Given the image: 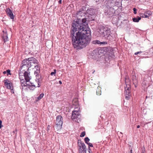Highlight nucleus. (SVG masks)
Wrapping results in <instances>:
<instances>
[{"label": "nucleus", "mask_w": 153, "mask_h": 153, "mask_svg": "<svg viewBox=\"0 0 153 153\" xmlns=\"http://www.w3.org/2000/svg\"><path fill=\"white\" fill-rule=\"evenodd\" d=\"M88 25L86 18H77L72 23L71 31L72 43L74 47L81 49L90 43L91 38L90 31L87 30Z\"/></svg>", "instance_id": "nucleus-1"}, {"label": "nucleus", "mask_w": 153, "mask_h": 153, "mask_svg": "<svg viewBox=\"0 0 153 153\" xmlns=\"http://www.w3.org/2000/svg\"><path fill=\"white\" fill-rule=\"evenodd\" d=\"M38 63V61L33 57L26 59L22 61V65L20 69L22 71H24L26 70L28 71L29 68L32 67H34L37 68H38V65H37Z\"/></svg>", "instance_id": "nucleus-2"}, {"label": "nucleus", "mask_w": 153, "mask_h": 153, "mask_svg": "<svg viewBox=\"0 0 153 153\" xmlns=\"http://www.w3.org/2000/svg\"><path fill=\"white\" fill-rule=\"evenodd\" d=\"M97 36H100L104 37V40H111L112 39L113 37L111 36V29L107 27L101 26L97 29Z\"/></svg>", "instance_id": "nucleus-3"}, {"label": "nucleus", "mask_w": 153, "mask_h": 153, "mask_svg": "<svg viewBox=\"0 0 153 153\" xmlns=\"http://www.w3.org/2000/svg\"><path fill=\"white\" fill-rule=\"evenodd\" d=\"M4 85L8 89L11 90L12 93H14V90H13V86L12 83L8 79H5L4 81Z\"/></svg>", "instance_id": "nucleus-4"}, {"label": "nucleus", "mask_w": 153, "mask_h": 153, "mask_svg": "<svg viewBox=\"0 0 153 153\" xmlns=\"http://www.w3.org/2000/svg\"><path fill=\"white\" fill-rule=\"evenodd\" d=\"M31 85L26 84V87L30 90H33L36 87H39L40 86L39 82H38L36 80L34 82H31Z\"/></svg>", "instance_id": "nucleus-5"}, {"label": "nucleus", "mask_w": 153, "mask_h": 153, "mask_svg": "<svg viewBox=\"0 0 153 153\" xmlns=\"http://www.w3.org/2000/svg\"><path fill=\"white\" fill-rule=\"evenodd\" d=\"M125 83L126 86H125V91H130L129 89L130 87V82L129 77L128 76H126L125 77Z\"/></svg>", "instance_id": "nucleus-6"}, {"label": "nucleus", "mask_w": 153, "mask_h": 153, "mask_svg": "<svg viewBox=\"0 0 153 153\" xmlns=\"http://www.w3.org/2000/svg\"><path fill=\"white\" fill-rule=\"evenodd\" d=\"M78 111H72V118L73 119H76L77 118H79L80 115Z\"/></svg>", "instance_id": "nucleus-7"}, {"label": "nucleus", "mask_w": 153, "mask_h": 153, "mask_svg": "<svg viewBox=\"0 0 153 153\" xmlns=\"http://www.w3.org/2000/svg\"><path fill=\"white\" fill-rule=\"evenodd\" d=\"M6 13L7 15L10 17L11 19H14V16L11 10L9 8H7L6 10Z\"/></svg>", "instance_id": "nucleus-8"}, {"label": "nucleus", "mask_w": 153, "mask_h": 153, "mask_svg": "<svg viewBox=\"0 0 153 153\" xmlns=\"http://www.w3.org/2000/svg\"><path fill=\"white\" fill-rule=\"evenodd\" d=\"M58 126H59L60 129H61L62 128L63 123L62 117L61 115H58Z\"/></svg>", "instance_id": "nucleus-9"}, {"label": "nucleus", "mask_w": 153, "mask_h": 153, "mask_svg": "<svg viewBox=\"0 0 153 153\" xmlns=\"http://www.w3.org/2000/svg\"><path fill=\"white\" fill-rule=\"evenodd\" d=\"M24 74V76L25 77V78L26 81V82H29L30 80V79H31L30 76V73H28L27 71H25Z\"/></svg>", "instance_id": "nucleus-10"}, {"label": "nucleus", "mask_w": 153, "mask_h": 153, "mask_svg": "<svg viewBox=\"0 0 153 153\" xmlns=\"http://www.w3.org/2000/svg\"><path fill=\"white\" fill-rule=\"evenodd\" d=\"M40 72L39 69H37L36 70L34 71V74L36 75V81L38 82H39V78L40 77V76L38 75V74Z\"/></svg>", "instance_id": "nucleus-11"}, {"label": "nucleus", "mask_w": 153, "mask_h": 153, "mask_svg": "<svg viewBox=\"0 0 153 153\" xmlns=\"http://www.w3.org/2000/svg\"><path fill=\"white\" fill-rule=\"evenodd\" d=\"M124 94L126 99L128 100L130 97V91H125Z\"/></svg>", "instance_id": "nucleus-12"}, {"label": "nucleus", "mask_w": 153, "mask_h": 153, "mask_svg": "<svg viewBox=\"0 0 153 153\" xmlns=\"http://www.w3.org/2000/svg\"><path fill=\"white\" fill-rule=\"evenodd\" d=\"M132 80L133 83H138V80L136 75L133 76Z\"/></svg>", "instance_id": "nucleus-13"}, {"label": "nucleus", "mask_w": 153, "mask_h": 153, "mask_svg": "<svg viewBox=\"0 0 153 153\" xmlns=\"http://www.w3.org/2000/svg\"><path fill=\"white\" fill-rule=\"evenodd\" d=\"M72 103L73 105L76 106H78L79 105V102L78 101L77 99H74L72 101Z\"/></svg>", "instance_id": "nucleus-14"}, {"label": "nucleus", "mask_w": 153, "mask_h": 153, "mask_svg": "<svg viewBox=\"0 0 153 153\" xmlns=\"http://www.w3.org/2000/svg\"><path fill=\"white\" fill-rule=\"evenodd\" d=\"M141 19V18L140 17L138 16L137 17L133 18L132 19V20L133 22H138Z\"/></svg>", "instance_id": "nucleus-15"}, {"label": "nucleus", "mask_w": 153, "mask_h": 153, "mask_svg": "<svg viewBox=\"0 0 153 153\" xmlns=\"http://www.w3.org/2000/svg\"><path fill=\"white\" fill-rule=\"evenodd\" d=\"M85 14V12L83 11L79 10L76 13V15L78 16V17H79V16H81L82 17V15Z\"/></svg>", "instance_id": "nucleus-16"}, {"label": "nucleus", "mask_w": 153, "mask_h": 153, "mask_svg": "<svg viewBox=\"0 0 153 153\" xmlns=\"http://www.w3.org/2000/svg\"><path fill=\"white\" fill-rule=\"evenodd\" d=\"M3 39L4 42L8 41V37H7L6 32L5 34H4L3 36Z\"/></svg>", "instance_id": "nucleus-17"}, {"label": "nucleus", "mask_w": 153, "mask_h": 153, "mask_svg": "<svg viewBox=\"0 0 153 153\" xmlns=\"http://www.w3.org/2000/svg\"><path fill=\"white\" fill-rule=\"evenodd\" d=\"M101 88L98 86L97 88L96 91L97 94L98 95H100L101 94Z\"/></svg>", "instance_id": "nucleus-18"}, {"label": "nucleus", "mask_w": 153, "mask_h": 153, "mask_svg": "<svg viewBox=\"0 0 153 153\" xmlns=\"http://www.w3.org/2000/svg\"><path fill=\"white\" fill-rule=\"evenodd\" d=\"M144 13L145 15H147V16H148V18L150 16H151L152 14V13L151 11L149 10H147Z\"/></svg>", "instance_id": "nucleus-19"}, {"label": "nucleus", "mask_w": 153, "mask_h": 153, "mask_svg": "<svg viewBox=\"0 0 153 153\" xmlns=\"http://www.w3.org/2000/svg\"><path fill=\"white\" fill-rule=\"evenodd\" d=\"M78 145L79 146V153L84 152L83 150H82V146H83V143L82 144H81V145Z\"/></svg>", "instance_id": "nucleus-20"}, {"label": "nucleus", "mask_w": 153, "mask_h": 153, "mask_svg": "<svg viewBox=\"0 0 153 153\" xmlns=\"http://www.w3.org/2000/svg\"><path fill=\"white\" fill-rule=\"evenodd\" d=\"M139 15L140 16V17L142 18H148V16L147 15H145L144 13H140V14Z\"/></svg>", "instance_id": "nucleus-21"}, {"label": "nucleus", "mask_w": 153, "mask_h": 153, "mask_svg": "<svg viewBox=\"0 0 153 153\" xmlns=\"http://www.w3.org/2000/svg\"><path fill=\"white\" fill-rule=\"evenodd\" d=\"M82 149V150H83L84 152H86V147L85 144L83 143V146Z\"/></svg>", "instance_id": "nucleus-22"}, {"label": "nucleus", "mask_w": 153, "mask_h": 153, "mask_svg": "<svg viewBox=\"0 0 153 153\" xmlns=\"http://www.w3.org/2000/svg\"><path fill=\"white\" fill-rule=\"evenodd\" d=\"M44 95V94L43 93H42L40 94V95L39 96L37 97V99L38 100H39L41 99L43 97Z\"/></svg>", "instance_id": "nucleus-23"}, {"label": "nucleus", "mask_w": 153, "mask_h": 153, "mask_svg": "<svg viewBox=\"0 0 153 153\" xmlns=\"http://www.w3.org/2000/svg\"><path fill=\"white\" fill-rule=\"evenodd\" d=\"M26 84H27L26 82H22V83H21V86L22 87V89H23V87H26Z\"/></svg>", "instance_id": "nucleus-24"}, {"label": "nucleus", "mask_w": 153, "mask_h": 153, "mask_svg": "<svg viewBox=\"0 0 153 153\" xmlns=\"http://www.w3.org/2000/svg\"><path fill=\"white\" fill-rule=\"evenodd\" d=\"M93 42L94 44H100L101 42L99 40H96L95 41H93Z\"/></svg>", "instance_id": "nucleus-25"}, {"label": "nucleus", "mask_w": 153, "mask_h": 153, "mask_svg": "<svg viewBox=\"0 0 153 153\" xmlns=\"http://www.w3.org/2000/svg\"><path fill=\"white\" fill-rule=\"evenodd\" d=\"M84 140H85V142L87 144L88 143V142H89V141L90 139L88 137H86L84 139Z\"/></svg>", "instance_id": "nucleus-26"}, {"label": "nucleus", "mask_w": 153, "mask_h": 153, "mask_svg": "<svg viewBox=\"0 0 153 153\" xmlns=\"http://www.w3.org/2000/svg\"><path fill=\"white\" fill-rule=\"evenodd\" d=\"M53 71H54L51 72V75L52 76L54 75V76H55V74L56 73V69H54Z\"/></svg>", "instance_id": "nucleus-27"}, {"label": "nucleus", "mask_w": 153, "mask_h": 153, "mask_svg": "<svg viewBox=\"0 0 153 153\" xmlns=\"http://www.w3.org/2000/svg\"><path fill=\"white\" fill-rule=\"evenodd\" d=\"M105 41L104 42H101L100 45H104L107 44L108 43L107 41H107V40H105Z\"/></svg>", "instance_id": "nucleus-28"}, {"label": "nucleus", "mask_w": 153, "mask_h": 153, "mask_svg": "<svg viewBox=\"0 0 153 153\" xmlns=\"http://www.w3.org/2000/svg\"><path fill=\"white\" fill-rule=\"evenodd\" d=\"M85 131L82 132L81 133V134L80 135V137H84L85 135Z\"/></svg>", "instance_id": "nucleus-29"}, {"label": "nucleus", "mask_w": 153, "mask_h": 153, "mask_svg": "<svg viewBox=\"0 0 153 153\" xmlns=\"http://www.w3.org/2000/svg\"><path fill=\"white\" fill-rule=\"evenodd\" d=\"M82 143V141L80 140H78V144L81 145V144Z\"/></svg>", "instance_id": "nucleus-30"}, {"label": "nucleus", "mask_w": 153, "mask_h": 153, "mask_svg": "<svg viewBox=\"0 0 153 153\" xmlns=\"http://www.w3.org/2000/svg\"><path fill=\"white\" fill-rule=\"evenodd\" d=\"M6 71H7V75H8V74H9V75H11V74H10V70L9 69H8V70H7Z\"/></svg>", "instance_id": "nucleus-31"}, {"label": "nucleus", "mask_w": 153, "mask_h": 153, "mask_svg": "<svg viewBox=\"0 0 153 153\" xmlns=\"http://www.w3.org/2000/svg\"><path fill=\"white\" fill-rule=\"evenodd\" d=\"M87 144H88V147H93V145L92 143H88Z\"/></svg>", "instance_id": "nucleus-32"}, {"label": "nucleus", "mask_w": 153, "mask_h": 153, "mask_svg": "<svg viewBox=\"0 0 153 153\" xmlns=\"http://www.w3.org/2000/svg\"><path fill=\"white\" fill-rule=\"evenodd\" d=\"M133 10L134 11V14H136L137 13V9L135 8H133Z\"/></svg>", "instance_id": "nucleus-33"}, {"label": "nucleus", "mask_w": 153, "mask_h": 153, "mask_svg": "<svg viewBox=\"0 0 153 153\" xmlns=\"http://www.w3.org/2000/svg\"><path fill=\"white\" fill-rule=\"evenodd\" d=\"M50 125H48L47 128V129L48 132L50 131Z\"/></svg>", "instance_id": "nucleus-34"}, {"label": "nucleus", "mask_w": 153, "mask_h": 153, "mask_svg": "<svg viewBox=\"0 0 153 153\" xmlns=\"http://www.w3.org/2000/svg\"><path fill=\"white\" fill-rule=\"evenodd\" d=\"M88 150L89 153H91L92 152L90 147H88Z\"/></svg>", "instance_id": "nucleus-35"}, {"label": "nucleus", "mask_w": 153, "mask_h": 153, "mask_svg": "<svg viewBox=\"0 0 153 153\" xmlns=\"http://www.w3.org/2000/svg\"><path fill=\"white\" fill-rule=\"evenodd\" d=\"M142 53V52L141 51H139V52H136V53H134V54L135 55H137L140 53Z\"/></svg>", "instance_id": "nucleus-36"}, {"label": "nucleus", "mask_w": 153, "mask_h": 153, "mask_svg": "<svg viewBox=\"0 0 153 153\" xmlns=\"http://www.w3.org/2000/svg\"><path fill=\"white\" fill-rule=\"evenodd\" d=\"M134 85V86L135 87H137V83H133Z\"/></svg>", "instance_id": "nucleus-37"}, {"label": "nucleus", "mask_w": 153, "mask_h": 153, "mask_svg": "<svg viewBox=\"0 0 153 153\" xmlns=\"http://www.w3.org/2000/svg\"><path fill=\"white\" fill-rule=\"evenodd\" d=\"M26 82V81H25L23 79L21 80V83H22V82Z\"/></svg>", "instance_id": "nucleus-38"}, {"label": "nucleus", "mask_w": 153, "mask_h": 153, "mask_svg": "<svg viewBox=\"0 0 153 153\" xmlns=\"http://www.w3.org/2000/svg\"><path fill=\"white\" fill-rule=\"evenodd\" d=\"M62 0H59V1H58L59 3V4H61L62 3Z\"/></svg>", "instance_id": "nucleus-39"}, {"label": "nucleus", "mask_w": 153, "mask_h": 153, "mask_svg": "<svg viewBox=\"0 0 153 153\" xmlns=\"http://www.w3.org/2000/svg\"><path fill=\"white\" fill-rule=\"evenodd\" d=\"M59 83L61 85L62 84V82L61 81H59Z\"/></svg>", "instance_id": "nucleus-40"}, {"label": "nucleus", "mask_w": 153, "mask_h": 153, "mask_svg": "<svg viewBox=\"0 0 153 153\" xmlns=\"http://www.w3.org/2000/svg\"><path fill=\"white\" fill-rule=\"evenodd\" d=\"M7 71H4L3 72V74H5L6 73Z\"/></svg>", "instance_id": "nucleus-41"}, {"label": "nucleus", "mask_w": 153, "mask_h": 153, "mask_svg": "<svg viewBox=\"0 0 153 153\" xmlns=\"http://www.w3.org/2000/svg\"><path fill=\"white\" fill-rule=\"evenodd\" d=\"M132 149H131L130 151V152H129V153H132Z\"/></svg>", "instance_id": "nucleus-42"}, {"label": "nucleus", "mask_w": 153, "mask_h": 153, "mask_svg": "<svg viewBox=\"0 0 153 153\" xmlns=\"http://www.w3.org/2000/svg\"><path fill=\"white\" fill-rule=\"evenodd\" d=\"M140 125H138V126H137V128H140Z\"/></svg>", "instance_id": "nucleus-43"}, {"label": "nucleus", "mask_w": 153, "mask_h": 153, "mask_svg": "<svg viewBox=\"0 0 153 153\" xmlns=\"http://www.w3.org/2000/svg\"><path fill=\"white\" fill-rule=\"evenodd\" d=\"M3 126L1 124H0V129Z\"/></svg>", "instance_id": "nucleus-44"}, {"label": "nucleus", "mask_w": 153, "mask_h": 153, "mask_svg": "<svg viewBox=\"0 0 153 153\" xmlns=\"http://www.w3.org/2000/svg\"><path fill=\"white\" fill-rule=\"evenodd\" d=\"M2 123V121L1 120H0V124H1Z\"/></svg>", "instance_id": "nucleus-45"}, {"label": "nucleus", "mask_w": 153, "mask_h": 153, "mask_svg": "<svg viewBox=\"0 0 153 153\" xmlns=\"http://www.w3.org/2000/svg\"><path fill=\"white\" fill-rule=\"evenodd\" d=\"M149 97H150L149 96L148 97L147 96H146V99L148 98H149Z\"/></svg>", "instance_id": "nucleus-46"}, {"label": "nucleus", "mask_w": 153, "mask_h": 153, "mask_svg": "<svg viewBox=\"0 0 153 153\" xmlns=\"http://www.w3.org/2000/svg\"><path fill=\"white\" fill-rule=\"evenodd\" d=\"M94 1H95L96 2H97L98 1H99V0H94Z\"/></svg>", "instance_id": "nucleus-47"}, {"label": "nucleus", "mask_w": 153, "mask_h": 153, "mask_svg": "<svg viewBox=\"0 0 153 153\" xmlns=\"http://www.w3.org/2000/svg\"><path fill=\"white\" fill-rule=\"evenodd\" d=\"M79 153H84V152H79Z\"/></svg>", "instance_id": "nucleus-48"}, {"label": "nucleus", "mask_w": 153, "mask_h": 153, "mask_svg": "<svg viewBox=\"0 0 153 153\" xmlns=\"http://www.w3.org/2000/svg\"><path fill=\"white\" fill-rule=\"evenodd\" d=\"M56 120H57V116L56 117Z\"/></svg>", "instance_id": "nucleus-49"}, {"label": "nucleus", "mask_w": 153, "mask_h": 153, "mask_svg": "<svg viewBox=\"0 0 153 153\" xmlns=\"http://www.w3.org/2000/svg\"><path fill=\"white\" fill-rule=\"evenodd\" d=\"M152 49H153V47H152Z\"/></svg>", "instance_id": "nucleus-50"}, {"label": "nucleus", "mask_w": 153, "mask_h": 153, "mask_svg": "<svg viewBox=\"0 0 153 153\" xmlns=\"http://www.w3.org/2000/svg\"><path fill=\"white\" fill-rule=\"evenodd\" d=\"M56 125H57V124L56 123Z\"/></svg>", "instance_id": "nucleus-51"}, {"label": "nucleus", "mask_w": 153, "mask_h": 153, "mask_svg": "<svg viewBox=\"0 0 153 153\" xmlns=\"http://www.w3.org/2000/svg\"><path fill=\"white\" fill-rule=\"evenodd\" d=\"M153 53V52H152Z\"/></svg>", "instance_id": "nucleus-52"}]
</instances>
